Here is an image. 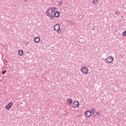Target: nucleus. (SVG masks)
Wrapping results in <instances>:
<instances>
[{
	"label": "nucleus",
	"instance_id": "obj_1",
	"mask_svg": "<svg viewBox=\"0 0 126 126\" xmlns=\"http://www.w3.org/2000/svg\"><path fill=\"white\" fill-rule=\"evenodd\" d=\"M113 62H114V57H113V56H110L105 59V62H106L107 63H112Z\"/></svg>",
	"mask_w": 126,
	"mask_h": 126
},
{
	"label": "nucleus",
	"instance_id": "obj_2",
	"mask_svg": "<svg viewBox=\"0 0 126 126\" xmlns=\"http://www.w3.org/2000/svg\"><path fill=\"white\" fill-rule=\"evenodd\" d=\"M80 70L84 74H87L88 73V68L87 67H82L80 68Z\"/></svg>",
	"mask_w": 126,
	"mask_h": 126
},
{
	"label": "nucleus",
	"instance_id": "obj_3",
	"mask_svg": "<svg viewBox=\"0 0 126 126\" xmlns=\"http://www.w3.org/2000/svg\"><path fill=\"white\" fill-rule=\"evenodd\" d=\"M73 108H78L79 107V102L77 101H74L72 103Z\"/></svg>",
	"mask_w": 126,
	"mask_h": 126
},
{
	"label": "nucleus",
	"instance_id": "obj_4",
	"mask_svg": "<svg viewBox=\"0 0 126 126\" xmlns=\"http://www.w3.org/2000/svg\"><path fill=\"white\" fill-rule=\"evenodd\" d=\"M85 116L87 118H90V117H91V111L90 110H87L85 113Z\"/></svg>",
	"mask_w": 126,
	"mask_h": 126
},
{
	"label": "nucleus",
	"instance_id": "obj_5",
	"mask_svg": "<svg viewBox=\"0 0 126 126\" xmlns=\"http://www.w3.org/2000/svg\"><path fill=\"white\" fill-rule=\"evenodd\" d=\"M60 29H61V26L60 25L57 24L54 26V30L55 31H60Z\"/></svg>",
	"mask_w": 126,
	"mask_h": 126
},
{
	"label": "nucleus",
	"instance_id": "obj_6",
	"mask_svg": "<svg viewBox=\"0 0 126 126\" xmlns=\"http://www.w3.org/2000/svg\"><path fill=\"white\" fill-rule=\"evenodd\" d=\"M13 104V102H11L8 103V105H7L5 107V109L6 110H9L11 107H12V105Z\"/></svg>",
	"mask_w": 126,
	"mask_h": 126
},
{
	"label": "nucleus",
	"instance_id": "obj_7",
	"mask_svg": "<svg viewBox=\"0 0 126 126\" xmlns=\"http://www.w3.org/2000/svg\"><path fill=\"white\" fill-rule=\"evenodd\" d=\"M78 41L80 44H84V43L86 42V39H85V38H80Z\"/></svg>",
	"mask_w": 126,
	"mask_h": 126
},
{
	"label": "nucleus",
	"instance_id": "obj_8",
	"mask_svg": "<svg viewBox=\"0 0 126 126\" xmlns=\"http://www.w3.org/2000/svg\"><path fill=\"white\" fill-rule=\"evenodd\" d=\"M50 10H51V9H48L47 11H46V15L47 16H50L51 15H52L53 14V13H54L53 12H52V11H51L50 12Z\"/></svg>",
	"mask_w": 126,
	"mask_h": 126
},
{
	"label": "nucleus",
	"instance_id": "obj_9",
	"mask_svg": "<svg viewBox=\"0 0 126 126\" xmlns=\"http://www.w3.org/2000/svg\"><path fill=\"white\" fill-rule=\"evenodd\" d=\"M72 99L68 98L67 100V105H71V104H72Z\"/></svg>",
	"mask_w": 126,
	"mask_h": 126
},
{
	"label": "nucleus",
	"instance_id": "obj_10",
	"mask_svg": "<svg viewBox=\"0 0 126 126\" xmlns=\"http://www.w3.org/2000/svg\"><path fill=\"white\" fill-rule=\"evenodd\" d=\"M34 41L35 43H39L40 42V37H35L34 39Z\"/></svg>",
	"mask_w": 126,
	"mask_h": 126
},
{
	"label": "nucleus",
	"instance_id": "obj_11",
	"mask_svg": "<svg viewBox=\"0 0 126 126\" xmlns=\"http://www.w3.org/2000/svg\"><path fill=\"white\" fill-rule=\"evenodd\" d=\"M60 12L58 11H57L54 13V15L55 17L57 18L60 16Z\"/></svg>",
	"mask_w": 126,
	"mask_h": 126
},
{
	"label": "nucleus",
	"instance_id": "obj_12",
	"mask_svg": "<svg viewBox=\"0 0 126 126\" xmlns=\"http://www.w3.org/2000/svg\"><path fill=\"white\" fill-rule=\"evenodd\" d=\"M18 54L19 56H22L23 55V50H20L18 51Z\"/></svg>",
	"mask_w": 126,
	"mask_h": 126
},
{
	"label": "nucleus",
	"instance_id": "obj_13",
	"mask_svg": "<svg viewBox=\"0 0 126 126\" xmlns=\"http://www.w3.org/2000/svg\"><path fill=\"white\" fill-rule=\"evenodd\" d=\"M56 8H57L56 7H51V8H49V9H50V10H51V11H52V12H55L56 11Z\"/></svg>",
	"mask_w": 126,
	"mask_h": 126
},
{
	"label": "nucleus",
	"instance_id": "obj_14",
	"mask_svg": "<svg viewBox=\"0 0 126 126\" xmlns=\"http://www.w3.org/2000/svg\"><path fill=\"white\" fill-rule=\"evenodd\" d=\"M99 2V1L98 0H93V3H94V4H97Z\"/></svg>",
	"mask_w": 126,
	"mask_h": 126
},
{
	"label": "nucleus",
	"instance_id": "obj_15",
	"mask_svg": "<svg viewBox=\"0 0 126 126\" xmlns=\"http://www.w3.org/2000/svg\"><path fill=\"white\" fill-rule=\"evenodd\" d=\"M48 17H50V19L53 20V19H55V15H51L50 16H47Z\"/></svg>",
	"mask_w": 126,
	"mask_h": 126
},
{
	"label": "nucleus",
	"instance_id": "obj_16",
	"mask_svg": "<svg viewBox=\"0 0 126 126\" xmlns=\"http://www.w3.org/2000/svg\"><path fill=\"white\" fill-rule=\"evenodd\" d=\"M95 113H96V110H95L94 109H92V113L93 115H94V114H95Z\"/></svg>",
	"mask_w": 126,
	"mask_h": 126
},
{
	"label": "nucleus",
	"instance_id": "obj_17",
	"mask_svg": "<svg viewBox=\"0 0 126 126\" xmlns=\"http://www.w3.org/2000/svg\"><path fill=\"white\" fill-rule=\"evenodd\" d=\"M58 4H59V5H62V4H63V2H62L61 0L58 1Z\"/></svg>",
	"mask_w": 126,
	"mask_h": 126
},
{
	"label": "nucleus",
	"instance_id": "obj_18",
	"mask_svg": "<svg viewBox=\"0 0 126 126\" xmlns=\"http://www.w3.org/2000/svg\"><path fill=\"white\" fill-rule=\"evenodd\" d=\"M120 11H117L116 12H115V14L116 15H119V14H120Z\"/></svg>",
	"mask_w": 126,
	"mask_h": 126
},
{
	"label": "nucleus",
	"instance_id": "obj_19",
	"mask_svg": "<svg viewBox=\"0 0 126 126\" xmlns=\"http://www.w3.org/2000/svg\"><path fill=\"white\" fill-rule=\"evenodd\" d=\"M67 22H68V23H69L70 24H72V22L69 20H67Z\"/></svg>",
	"mask_w": 126,
	"mask_h": 126
},
{
	"label": "nucleus",
	"instance_id": "obj_20",
	"mask_svg": "<svg viewBox=\"0 0 126 126\" xmlns=\"http://www.w3.org/2000/svg\"><path fill=\"white\" fill-rule=\"evenodd\" d=\"M122 36H126V31H125L122 33Z\"/></svg>",
	"mask_w": 126,
	"mask_h": 126
},
{
	"label": "nucleus",
	"instance_id": "obj_21",
	"mask_svg": "<svg viewBox=\"0 0 126 126\" xmlns=\"http://www.w3.org/2000/svg\"><path fill=\"white\" fill-rule=\"evenodd\" d=\"M5 73H6V70H3L2 71V74L3 75L4 74H5Z\"/></svg>",
	"mask_w": 126,
	"mask_h": 126
},
{
	"label": "nucleus",
	"instance_id": "obj_22",
	"mask_svg": "<svg viewBox=\"0 0 126 126\" xmlns=\"http://www.w3.org/2000/svg\"><path fill=\"white\" fill-rule=\"evenodd\" d=\"M28 123H29V124H32V123H33V121H32V120H30L29 119Z\"/></svg>",
	"mask_w": 126,
	"mask_h": 126
},
{
	"label": "nucleus",
	"instance_id": "obj_23",
	"mask_svg": "<svg viewBox=\"0 0 126 126\" xmlns=\"http://www.w3.org/2000/svg\"><path fill=\"white\" fill-rule=\"evenodd\" d=\"M96 115H98V116H99V115H100V112H96Z\"/></svg>",
	"mask_w": 126,
	"mask_h": 126
},
{
	"label": "nucleus",
	"instance_id": "obj_24",
	"mask_svg": "<svg viewBox=\"0 0 126 126\" xmlns=\"http://www.w3.org/2000/svg\"><path fill=\"white\" fill-rule=\"evenodd\" d=\"M92 117L93 118H94V117H95V115H92Z\"/></svg>",
	"mask_w": 126,
	"mask_h": 126
},
{
	"label": "nucleus",
	"instance_id": "obj_25",
	"mask_svg": "<svg viewBox=\"0 0 126 126\" xmlns=\"http://www.w3.org/2000/svg\"><path fill=\"white\" fill-rule=\"evenodd\" d=\"M25 0V1H27L28 0Z\"/></svg>",
	"mask_w": 126,
	"mask_h": 126
},
{
	"label": "nucleus",
	"instance_id": "obj_26",
	"mask_svg": "<svg viewBox=\"0 0 126 126\" xmlns=\"http://www.w3.org/2000/svg\"><path fill=\"white\" fill-rule=\"evenodd\" d=\"M109 67H110V65H109Z\"/></svg>",
	"mask_w": 126,
	"mask_h": 126
}]
</instances>
